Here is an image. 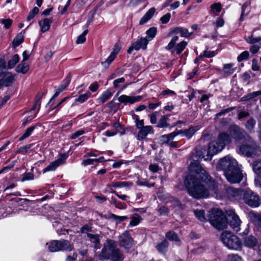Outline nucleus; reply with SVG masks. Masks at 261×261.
Wrapping results in <instances>:
<instances>
[{"mask_svg": "<svg viewBox=\"0 0 261 261\" xmlns=\"http://www.w3.org/2000/svg\"><path fill=\"white\" fill-rule=\"evenodd\" d=\"M190 170L196 175L189 174L185 179L184 184L189 194L196 199L208 197L210 191H215V181L208 175L197 161L191 162Z\"/></svg>", "mask_w": 261, "mask_h": 261, "instance_id": "1", "label": "nucleus"}, {"mask_svg": "<svg viewBox=\"0 0 261 261\" xmlns=\"http://www.w3.org/2000/svg\"><path fill=\"white\" fill-rule=\"evenodd\" d=\"M217 169L224 172L227 180L230 183H238L243 178V174L238 166L237 161L230 156L221 159Z\"/></svg>", "mask_w": 261, "mask_h": 261, "instance_id": "2", "label": "nucleus"}, {"mask_svg": "<svg viewBox=\"0 0 261 261\" xmlns=\"http://www.w3.org/2000/svg\"><path fill=\"white\" fill-rule=\"evenodd\" d=\"M98 257L100 259L110 261H123L124 255L122 251L117 247V243L115 241L108 239L104 244Z\"/></svg>", "mask_w": 261, "mask_h": 261, "instance_id": "3", "label": "nucleus"}, {"mask_svg": "<svg viewBox=\"0 0 261 261\" xmlns=\"http://www.w3.org/2000/svg\"><path fill=\"white\" fill-rule=\"evenodd\" d=\"M231 139L229 135L225 132L220 133L217 140L212 141L210 143L207 150L206 158L205 160H211L212 156L221 151L227 144L231 142Z\"/></svg>", "mask_w": 261, "mask_h": 261, "instance_id": "4", "label": "nucleus"}, {"mask_svg": "<svg viewBox=\"0 0 261 261\" xmlns=\"http://www.w3.org/2000/svg\"><path fill=\"white\" fill-rule=\"evenodd\" d=\"M223 244L230 249L239 250L242 247V242L236 235L229 231H225L221 236Z\"/></svg>", "mask_w": 261, "mask_h": 261, "instance_id": "5", "label": "nucleus"}, {"mask_svg": "<svg viewBox=\"0 0 261 261\" xmlns=\"http://www.w3.org/2000/svg\"><path fill=\"white\" fill-rule=\"evenodd\" d=\"M210 223L215 228L219 229H223L226 227V216L222 211L218 209H213L209 216Z\"/></svg>", "mask_w": 261, "mask_h": 261, "instance_id": "6", "label": "nucleus"}, {"mask_svg": "<svg viewBox=\"0 0 261 261\" xmlns=\"http://www.w3.org/2000/svg\"><path fill=\"white\" fill-rule=\"evenodd\" d=\"M48 247V250L51 252H58L60 251H68L72 250V246L68 240H53L46 244Z\"/></svg>", "mask_w": 261, "mask_h": 261, "instance_id": "7", "label": "nucleus"}, {"mask_svg": "<svg viewBox=\"0 0 261 261\" xmlns=\"http://www.w3.org/2000/svg\"><path fill=\"white\" fill-rule=\"evenodd\" d=\"M178 39V37L175 36L172 38L168 45L166 46V50H171L172 54H176L177 55L180 54L185 48L187 45V42L183 41L175 45L176 41Z\"/></svg>", "mask_w": 261, "mask_h": 261, "instance_id": "8", "label": "nucleus"}, {"mask_svg": "<svg viewBox=\"0 0 261 261\" xmlns=\"http://www.w3.org/2000/svg\"><path fill=\"white\" fill-rule=\"evenodd\" d=\"M226 226L229 225L230 227L236 232H238L240 230L241 221L239 217L235 214L233 211H230L227 212L226 216Z\"/></svg>", "mask_w": 261, "mask_h": 261, "instance_id": "9", "label": "nucleus"}, {"mask_svg": "<svg viewBox=\"0 0 261 261\" xmlns=\"http://www.w3.org/2000/svg\"><path fill=\"white\" fill-rule=\"evenodd\" d=\"M228 132L230 134V137L233 138L237 144H240L241 141L243 140L244 139V130L240 128L237 125H231Z\"/></svg>", "mask_w": 261, "mask_h": 261, "instance_id": "10", "label": "nucleus"}, {"mask_svg": "<svg viewBox=\"0 0 261 261\" xmlns=\"http://www.w3.org/2000/svg\"><path fill=\"white\" fill-rule=\"evenodd\" d=\"M246 203L253 207H258L260 204V198L256 194L246 189Z\"/></svg>", "mask_w": 261, "mask_h": 261, "instance_id": "11", "label": "nucleus"}, {"mask_svg": "<svg viewBox=\"0 0 261 261\" xmlns=\"http://www.w3.org/2000/svg\"><path fill=\"white\" fill-rule=\"evenodd\" d=\"M248 140L249 144L246 143V156H251L256 155L260 152L256 144L252 140L251 138L246 136V141Z\"/></svg>", "mask_w": 261, "mask_h": 261, "instance_id": "12", "label": "nucleus"}, {"mask_svg": "<svg viewBox=\"0 0 261 261\" xmlns=\"http://www.w3.org/2000/svg\"><path fill=\"white\" fill-rule=\"evenodd\" d=\"M119 245L125 248L129 249L133 246V240L127 231H125L119 237Z\"/></svg>", "mask_w": 261, "mask_h": 261, "instance_id": "13", "label": "nucleus"}, {"mask_svg": "<svg viewBox=\"0 0 261 261\" xmlns=\"http://www.w3.org/2000/svg\"><path fill=\"white\" fill-rule=\"evenodd\" d=\"M226 192L230 198H234L237 200L243 199L245 198V191L241 188L230 187L227 189Z\"/></svg>", "mask_w": 261, "mask_h": 261, "instance_id": "14", "label": "nucleus"}, {"mask_svg": "<svg viewBox=\"0 0 261 261\" xmlns=\"http://www.w3.org/2000/svg\"><path fill=\"white\" fill-rule=\"evenodd\" d=\"M66 158L67 156L65 154H62L59 158L47 166L46 168L44 169L43 172L54 171L58 166L63 164L65 162Z\"/></svg>", "mask_w": 261, "mask_h": 261, "instance_id": "15", "label": "nucleus"}, {"mask_svg": "<svg viewBox=\"0 0 261 261\" xmlns=\"http://www.w3.org/2000/svg\"><path fill=\"white\" fill-rule=\"evenodd\" d=\"M143 96L140 95L133 96L122 95L119 97L118 100L122 103H134L141 100Z\"/></svg>", "mask_w": 261, "mask_h": 261, "instance_id": "16", "label": "nucleus"}, {"mask_svg": "<svg viewBox=\"0 0 261 261\" xmlns=\"http://www.w3.org/2000/svg\"><path fill=\"white\" fill-rule=\"evenodd\" d=\"M14 81V79L11 73L6 72L4 73L2 78L0 79V86L9 87L12 85Z\"/></svg>", "mask_w": 261, "mask_h": 261, "instance_id": "17", "label": "nucleus"}, {"mask_svg": "<svg viewBox=\"0 0 261 261\" xmlns=\"http://www.w3.org/2000/svg\"><path fill=\"white\" fill-rule=\"evenodd\" d=\"M150 133H153L152 127L150 125L145 126L144 127L139 129L137 139L139 140H143Z\"/></svg>", "mask_w": 261, "mask_h": 261, "instance_id": "18", "label": "nucleus"}, {"mask_svg": "<svg viewBox=\"0 0 261 261\" xmlns=\"http://www.w3.org/2000/svg\"><path fill=\"white\" fill-rule=\"evenodd\" d=\"M253 169L257 175L255 181L257 184L261 187V161H256L253 164Z\"/></svg>", "mask_w": 261, "mask_h": 261, "instance_id": "19", "label": "nucleus"}, {"mask_svg": "<svg viewBox=\"0 0 261 261\" xmlns=\"http://www.w3.org/2000/svg\"><path fill=\"white\" fill-rule=\"evenodd\" d=\"M248 216L257 229L261 231V215L256 214L253 212H250Z\"/></svg>", "mask_w": 261, "mask_h": 261, "instance_id": "20", "label": "nucleus"}, {"mask_svg": "<svg viewBox=\"0 0 261 261\" xmlns=\"http://www.w3.org/2000/svg\"><path fill=\"white\" fill-rule=\"evenodd\" d=\"M148 42V40L147 39V38H141L140 39L133 43L132 44V46L134 49L136 50H139L140 48L146 49Z\"/></svg>", "mask_w": 261, "mask_h": 261, "instance_id": "21", "label": "nucleus"}, {"mask_svg": "<svg viewBox=\"0 0 261 261\" xmlns=\"http://www.w3.org/2000/svg\"><path fill=\"white\" fill-rule=\"evenodd\" d=\"M87 237L88 238L89 240L91 243L94 244V248L95 249H98L100 248V240L99 239V236L98 234H93L90 233H87Z\"/></svg>", "mask_w": 261, "mask_h": 261, "instance_id": "22", "label": "nucleus"}, {"mask_svg": "<svg viewBox=\"0 0 261 261\" xmlns=\"http://www.w3.org/2000/svg\"><path fill=\"white\" fill-rule=\"evenodd\" d=\"M155 11V9L154 8H150L141 18L139 24H143L150 20L154 15Z\"/></svg>", "mask_w": 261, "mask_h": 261, "instance_id": "23", "label": "nucleus"}, {"mask_svg": "<svg viewBox=\"0 0 261 261\" xmlns=\"http://www.w3.org/2000/svg\"><path fill=\"white\" fill-rule=\"evenodd\" d=\"M155 11V9L154 8H150L141 18L139 24H143L150 20L154 15Z\"/></svg>", "mask_w": 261, "mask_h": 261, "instance_id": "24", "label": "nucleus"}, {"mask_svg": "<svg viewBox=\"0 0 261 261\" xmlns=\"http://www.w3.org/2000/svg\"><path fill=\"white\" fill-rule=\"evenodd\" d=\"M52 22V18H45L43 20V23H42L41 21H39V24L41 27V31L43 33L47 31L49 29Z\"/></svg>", "mask_w": 261, "mask_h": 261, "instance_id": "25", "label": "nucleus"}, {"mask_svg": "<svg viewBox=\"0 0 261 261\" xmlns=\"http://www.w3.org/2000/svg\"><path fill=\"white\" fill-rule=\"evenodd\" d=\"M168 246V241L164 239L156 246V248L160 253L165 254L167 251Z\"/></svg>", "mask_w": 261, "mask_h": 261, "instance_id": "26", "label": "nucleus"}, {"mask_svg": "<svg viewBox=\"0 0 261 261\" xmlns=\"http://www.w3.org/2000/svg\"><path fill=\"white\" fill-rule=\"evenodd\" d=\"M24 33V31L23 30L22 32L18 34L13 39L12 45L13 47L15 48L18 46H19L20 44H21L24 41V36L23 34Z\"/></svg>", "mask_w": 261, "mask_h": 261, "instance_id": "27", "label": "nucleus"}, {"mask_svg": "<svg viewBox=\"0 0 261 261\" xmlns=\"http://www.w3.org/2000/svg\"><path fill=\"white\" fill-rule=\"evenodd\" d=\"M133 185V184L128 181H116L112 182L109 187H113L114 188H123V187H130Z\"/></svg>", "mask_w": 261, "mask_h": 261, "instance_id": "28", "label": "nucleus"}, {"mask_svg": "<svg viewBox=\"0 0 261 261\" xmlns=\"http://www.w3.org/2000/svg\"><path fill=\"white\" fill-rule=\"evenodd\" d=\"M205 152L207 153V151L205 149L201 147H199L195 148L193 153L196 158L205 159L206 158L204 155Z\"/></svg>", "mask_w": 261, "mask_h": 261, "instance_id": "29", "label": "nucleus"}, {"mask_svg": "<svg viewBox=\"0 0 261 261\" xmlns=\"http://www.w3.org/2000/svg\"><path fill=\"white\" fill-rule=\"evenodd\" d=\"M169 126V118L167 116H163L159 120L157 126L158 127L163 128Z\"/></svg>", "mask_w": 261, "mask_h": 261, "instance_id": "30", "label": "nucleus"}, {"mask_svg": "<svg viewBox=\"0 0 261 261\" xmlns=\"http://www.w3.org/2000/svg\"><path fill=\"white\" fill-rule=\"evenodd\" d=\"M166 238L171 241L178 242L180 238L178 234L173 231H168L165 235Z\"/></svg>", "mask_w": 261, "mask_h": 261, "instance_id": "31", "label": "nucleus"}, {"mask_svg": "<svg viewBox=\"0 0 261 261\" xmlns=\"http://www.w3.org/2000/svg\"><path fill=\"white\" fill-rule=\"evenodd\" d=\"M29 69V65L24 62L22 61L16 68V71L17 72H21L23 74L25 73Z\"/></svg>", "mask_w": 261, "mask_h": 261, "instance_id": "32", "label": "nucleus"}, {"mask_svg": "<svg viewBox=\"0 0 261 261\" xmlns=\"http://www.w3.org/2000/svg\"><path fill=\"white\" fill-rule=\"evenodd\" d=\"M19 60V57L18 55L15 54L14 55L12 58L8 61L7 65L8 69H12L14 67L17 63L18 62Z\"/></svg>", "mask_w": 261, "mask_h": 261, "instance_id": "33", "label": "nucleus"}, {"mask_svg": "<svg viewBox=\"0 0 261 261\" xmlns=\"http://www.w3.org/2000/svg\"><path fill=\"white\" fill-rule=\"evenodd\" d=\"M113 95L112 92L110 90H107L105 91L99 97L98 100L101 103L105 102L108 100Z\"/></svg>", "mask_w": 261, "mask_h": 261, "instance_id": "34", "label": "nucleus"}, {"mask_svg": "<svg viewBox=\"0 0 261 261\" xmlns=\"http://www.w3.org/2000/svg\"><path fill=\"white\" fill-rule=\"evenodd\" d=\"M210 12L212 14H215L220 13L222 9L221 5L220 3H216L212 4L210 7Z\"/></svg>", "mask_w": 261, "mask_h": 261, "instance_id": "35", "label": "nucleus"}, {"mask_svg": "<svg viewBox=\"0 0 261 261\" xmlns=\"http://www.w3.org/2000/svg\"><path fill=\"white\" fill-rule=\"evenodd\" d=\"M195 132V129L193 127H190L187 129L180 130V134H184L188 139H190L194 134Z\"/></svg>", "mask_w": 261, "mask_h": 261, "instance_id": "36", "label": "nucleus"}, {"mask_svg": "<svg viewBox=\"0 0 261 261\" xmlns=\"http://www.w3.org/2000/svg\"><path fill=\"white\" fill-rule=\"evenodd\" d=\"M131 221L129 223V225L132 226H135L138 225L141 220V217L137 214H134L131 217Z\"/></svg>", "mask_w": 261, "mask_h": 261, "instance_id": "37", "label": "nucleus"}, {"mask_svg": "<svg viewBox=\"0 0 261 261\" xmlns=\"http://www.w3.org/2000/svg\"><path fill=\"white\" fill-rule=\"evenodd\" d=\"M157 30L155 27L150 28L149 30H148L146 32V34L147 35V37L145 38L149 41L152 40L155 36L156 34Z\"/></svg>", "mask_w": 261, "mask_h": 261, "instance_id": "38", "label": "nucleus"}, {"mask_svg": "<svg viewBox=\"0 0 261 261\" xmlns=\"http://www.w3.org/2000/svg\"><path fill=\"white\" fill-rule=\"evenodd\" d=\"M71 79V75L70 74H68L66 78L63 82V84L61 85L58 89V90L60 92L66 89V88L68 86L70 82Z\"/></svg>", "mask_w": 261, "mask_h": 261, "instance_id": "39", "label": "nucleus"}, {"mask_svg": "<svg viewBox=\"0 0 261 261\" xmlns=\"http://www.w3.org/2000/svg\"><path fill=\"white\" fill-rule=\"evenodd\" d=\"M256 244L257 240L254 237L250 236L246 239V246L253 247L255 246Z\"/></svg>", "mask_w": 261, "mask_h": 261, "instance_id": "40", "label": "nucleus"}, {"mask_svg": "<svg viewBox=\"0 0 261 261\" xmlns=\"http://www.w3.org/2000/svg\"><path fill=\"white\" fill-rule=\"evenodd\" d=\"M113 130L117 132V133H119L121 135H122L124 134V129L122 128V126L120 125L119 122H115L113 124Z\"/></svg>", "mask_w": 261, "mask_h": 261, "instance_id": "41", "label": "nucleus"}, {"mask_svg": "<svg viewBox=\"0 0 261 261\" xmlns=\"http://www.w3.org/2000/svg\"><path fill=\"white\" fill-rule=\"evenodd\" d=\"M44 94V93H42L41 95L37 96V98L36 99L35 104H34V106L32 108L31 110H32V111L37 110V111H39V110L40 108L41 103V99L42 98V95Z\"/></svg>", "mask_w": 261, "mask_h": 261, "instance_id": "42", "label": "nucleus"}, {"mask_svg": "<svg viewBox=\"0 0 261 261\" xmlns=\"http://www.w3.org/2000/svg\"><path fill=\"white\" fill-rule=\"evenodd\" d=\"M91 95V93L89 91L87 92L85 94L80 95L79 97L75 99L76 101H79L81 103H83Z\"/></svg>", "mask_w": 261, "mask_h": 261, "instance_id": "43", "label": "nucleus"}, {"mask_svg": "<svg viewBox=\"0 0 261 261\" xmlns=\"http://www.w3.org/2000/svg\"><path fill=\"white\" fill-rule=\"evenodd\" d=\"M226 261H243L242 258L237 254H230L227 255Z\"/></svg>", "mask_w": 261, "mask_h": 261, "instance_id": "44", "label": "nucleus"}, {"mask_svg": "<svg viewBox=\"0 0 261 261\" xmlns=\"http://www.w3.org/2000/svg\"><path fill=\"white\" fill-rule=\"evenodd\" d=\"M194 214L195 216L200 221H204L206 219L204 215V212L203 210H195Z\"/></svg>", "mask_w": 261, "mask_h": 261, "instance_id": "45", "label": "nucleus"}, {"mask_svg": "<svg viewBox=\"0 0 261 261\" xmlns=\"http://www.w3.org/2000/svg\"><path fill=\"white\" fill-rule=\"evenodd\" d=\"M233 65L232 64H226L224 65V72L227 75L231 74L234 72V69L232 68Z\"/></svg>", "mask_w": 261, "mask_h": 261, "instance_id": "46", "label": "nucleus"}, {"mask_svg": "<svg viewBox=\"0 0 261 261\" xmlns=\"http://www.w3.org/2000/svg\"><path fill=\"white\" fill-rule=\"evenodd\" d=\"M12 22V20L10 18L0 19V23L4 24L6 29H9L11 27Z\"/></svg>", "mask_w": 261, "mask_h": 261, "instance_id": "47", "label": "nucleus"}, {"mask_svg": "<svg viewBox=\"0 0 261 261\" xmlns=\"http://www.w3.org/2000/svg\"><path fill=\"white\" fill-rule=\"evenodd\" d=\"M116 57V56L111 53L110 55L107 59V60L104 62L102 63V64L105 67L108 68L110 64L114 61Z\"/></svg>", "mask_w": 261, "mask_h": 261, "instance_id": "48", "label": "nucleus"}, {"mask_svg": "<svg viewBox=\"0 0 261 261\" xmlns=\"http://www.w3.org/2000/svg\"><path fill=\"white\" fill-rule=\"evenodd\" d=\"M32 145L33 144H30L21 147L18 149V150L16 151V153H22L24 154L27 153L28 150L31 148Z\"/></svg>", "mask_w": 261, "mask_h": 261, "instance_id": "49", "label": "nucleus"}, {"mask_svg": "<svg viewBox=\"0 0 261 261\" xmlns=\"http://www.w3.org/2000/svg\"><path fill=\"white\" fill-rule=\"evenodd\" d=\"M39 9L35 7H34L32 11H31L29 14L28 16L27 17V20L30 21L39 12Z\"/></svg>", "mask_w": 261, "mask_h": 261, "instance_id": "50", "label": "nucleus"}, {"mask_svg": "<svg viewBox=\"0 0 261 261\" xmlns=\"http://www.w3.org/2000/svg\"><path fill=\"white\" fill-rule=\"evenodd\" d=\"M137 184L139 186H146L148 187H152L154 186V183H152L151 184H148V181L146 179H138L137 181Z\"/></svg>", "mask_w": 261, "mask_h": 261, "instance_id": "51", "label": "nucleus"}, {"mask_svg": "<svg viewBox=\"0 0 261 261\" xmlns=\"http://www.w3.org/2000/svg\"><path fill=\"white\" fill-rule=\"evenodd\" d=\"M233 109V107H230V108H228L222 110L221 112H220L219 113H218L216 114V115H215V119L219 118L220 117H221V116L226 114V113L229 112L230 111H231Z\"/></svg>", "mask_w": 261, "mask_h": 261, "instance_id": "52", "label": "nucleus"}, {"mask_svg": "<svg viewBox=\"0 0 261 261\" xmlns=\"http://www.w3.org/2000/svg\"><path fill=\"white\" fill-rule=\"evenodd\" d=\"M159 212L161 215L167 216L169 213V210L168 207L162 206L159 208Z\"/></svg>", "mask_w": 261, "mask_h": 261, "instance_id": "53", "label": "nucleus"}, {"mask_svg": "<svg viewBox=\"0 0 261 261\" xmlns=\"http://www.w3.org/2000/svg\"><path fill=\"white\" fill-rule=\"evenodd\" d=\"M261 40V37H253L252 36L249 37L248 39H247V41L248 43L250 44H254L256 42H258Z\"/></svg>", "mask_w": 261, "mask_h": 261, "instance_id": "54", "label": "nucleus"}, {"mask_svg": "<svg viewBox=\"0 0 261 261\" xmlns=\"http://www.w3.org/2000/svg\"><path fill=\"white\" fill-rule=\"evenodd\" d=\"M255 121L253 119H250L247 122V124H246V127L249 130L251 131L252 129H253L254 125L255 124Z\"/></svg>", "mask_w": 261, "mask_h": 261, "instance_id": "55", "label": "nucleus"}, {"mask_svg": "<svg viewBox=\"0 0 261 261\" xmlns=\"http://www.w3.org/2000/svg\"><path fill=\"white\" fill-rule=\"evenodd\" d=\"M259 95H261V90L253 92L249 94H248L247 95H246V100L251 99Z\"/></svg>", "mask_w": 261, "mask_h": 261, "instance_id": "56", "label": "nucleus"}, {"mask_svg": "<svg viewBox=\"0 0 261 261\" xmlns=\"http://www.w3.org/2000/svg\"><path fill=\"white\" fill-rule=\"evenodd\" d=\"M121 49V45L119 43H116L113 48V51L111 53L112 54L116 56Z\"/></svg>", "mask_w": 261, "mask_h": 261, "instance_id": "57", "label": "nucleus"}, {"mask_svg": "<svg viewBox=\"0 0 261 261\" xmlns=\"http://www.w3.org/2000/svg\"><path fill=\"white\" fill-rule=\"evenodd\" d=\"M81 231L87 234L88 232L92 231V227L87 224L84 225L81 228Z\"/></svg>", "mask_w": 261, "mask_h": 261, "instance_id": "58", "label": "nucleus"}, {"mask_svg": "<svg viewBox=\"0 0 261 261\" xmlns=\"http://www.w3.org/2000/svg\"><path fill=\"white\" fill-rule=\"evenodd\" d=\"M15 164V161L12 162L9 165L4 167L2 170H0V174L4 173L6 171H8L13 168Z\"/></svg>", "mask_w": 261, "mask_h": 261, "instance_id": "59", "label": "nucleus"}, {"mask_svg": "<svg viewBox=\"0 0 261 261\" xmlns=\"http://www.w3.org/2000/svg\"><path fill=\"white\" fill-rule=\"evenodd\" d=\"M34 179V175L31 172H28L25 173L22 178V181H25L28 180H33Z\"/></svg>", "mask_w": 261, "mask_h": 261, "instance_id": "60", "label": "nucleus"}, {"mask_svg": "<svg viewBox=\"0 0 261 261\" xmlns=\"http://www.w3.org/2000/svg\"><path fill=\"white\" fill-rule=\"evenodd\" d=\"M84 134H85V131L84 130H79L72 134L70 137V139H75Z\"/></svg>", "mask_w": 261, "mask_h": 261, "instance_id": "61", "label": "nucleus"}, {"mask_svg": "<svg viewBox=\"0 0 261 261\" xmlns=\"http://www.w3.org/2000/svg\"><path fill=\"white\" fill-rule=\"evenodd\" d=\"M170 17L171 15L168 13L162 16L160 20L163 24H166L169 21Z\"/></svg>", "mask_w": 261, "mask_h": 261, "instance_id": "62", "label": "nucleus"}, {"mask_svg": "<svg viewBox=\"0 0 261 261\" xmlns=\"http://www.w3.org/2000/svg\"><path fill=\"white\" fill-rule=\"evenodd\" d=\"M191 33H189L188 30L184 28H181V30L180 31V35L181 37H189L191 36Z\"/></svg>", "mask_w": 261, "mask_h": 261, "instance_id": "63", "label": "nucleus"}, {"mask_svg": "<svg viewBox=\"0 0 261 261\" xmlns=\"http://www.w3.org/2000/svg\"><path fill=\"white\" fill-rule=\"evenodd\" d=\"M202 57L211 58L215 55V51H211L205 50L202 54H201Z\"/></svg>", "mask_w": 261, "mask_h": 261, "instance_id": "64", "label": "nucleus"}]
</instances>
